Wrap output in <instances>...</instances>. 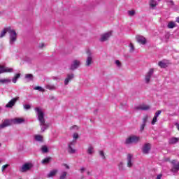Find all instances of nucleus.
<instances>
[{
  "instance_id": "1",
  "label": "nucleus",
  "mask_w": 179,
  "mask_h": 179,
  "mask_svg": "<svg viewBox=\"0 0 179 179\" xmlns=\"http://www.w3.org/2000/svg\"><path fill=\"white\" fill-rule=\"evenodd\" d=\"M35 111L38 114V120L40 122L41 132H44V131L48 129L50 124L48 122H45V119H44V113L40 109V108H36Z\"/></svg>"
},
{
  "instance_id": "2",
  "label": "nucleus",
  "mask_w": 179,
  "mask_h": 179,
  "mask_svg": "<svg viewBox=\"0 0 179 179\" xmlns=\"http://www.w3.org/2000/svg\"><path fill=\"white\" fill-rule=\"evenodd\" d=\"M8 33L10 34V44H15V41L17 39L16 31L10 28V30H8Z\"/></svg>"
},
{
  "instance_id": "3",
  "label": "nucleus",
  "mask_w": 179,
  "mask_h": 179,
  "mask_svg": "<svg viewBox=\"0 0 179 179\" xmlns=\"http://www.w3.org/2000/svg\"><path fill=\"white\" fill-rule=\"evenodd\" d=\"M139 142V137L136 136H132L127 138L126 145H131V143H138Z\"/></svg>"
},
{
  "instance_id": "4",
  "label": "nucleus",
  "mask_w": 179,
  "mask_h": 179,
  "mask_svg": "<svg viewBox=\"0 0 179 179\" xmlns=\"http://www.w3.org/2000/svg\"><path fill=\"white\" fill-rule=\"evenodd\" d=\"M153 73H155V69H150L145 76L144 80L145 83H149L150 82V78L153 76Z\"/></svg>"
},
{
  "instance_id": "5",
  "label": "nucleus",
  "mask_w": 179,
  "mask_h": 179,
  "mask_svg": "<svg viewBox=\"0 0 179 179\" xmlns=\"http://www.w3.org/2000/svg\"><path fill=\"white\" fill-rule=\"evenodd\" d=\"M111 36H113V31H110L101 35V38L99 40L100 41H101V43H103V41H107V40H108V38H110Z\"/></svg>"
},
{
  "instance_id": "6",
  "label": "nucleus",
  "mask_w": 179,
  "mask_h": 179,
  "mask_svg": "<svg viewBox=\"0 0 179 179\" xmlns=\"http://www.w3.org/2000/svg\"><path fill=\"white\" fill-rule=\"evenodd\" d=\"M31 167H32L31 164L26 163L24 165H22V166L20 169V171L21 173H26V171H29V170H30Z\"/></svg>"
},
{
  "instance_id": "7",
  "label": "nucleus",
  "mask_w": 179,
  "mask_h": 179,
  "mask_svg": "<svg viewBox=\"0 0 179 179\" xmlns=\"http://www.w3.org/2000/svg\"><path fill=\"white\" fill-rule=\"evenodd\" d=\"M19 100V96H17L15 98H13L6 105V107L7 108H12L13 106L16 103V101Z\"/></svg>"
},
{
  "instance_id": "8",
  "label": "nucleus",
  "mask_w": 179,
  "mask_h": 179,
  "mask_svg": "<svg viewBox=\"0 0 179 179\" xmlns=\"http://www.w3.org/2000/svg\"><path fill=\"white\" fill-rule=\"evenodd\" d=\"M136 110H141L143 111H148V110H150V106L142 103L138 106L136 107Z\"/></svg>"
},
{
  "instance_id": "9",
  "label": "nucleus",
  "mask_w": 179,
  "mask_h": 179,
  "mask_svg": "<svg viewBox=\"0 0 179 179\" xmlns=\"http://www.w3.org/2000/svg\"><path fill=\"white\" fill-rule=\"evenodd\" d=\"M151 148H152V145H150V143H145L143 145L142 149L143 155H148V153H149V151L150 150Z\"/></svg>"
},
{
  "instance_id": "10",
  "label": "nucleus",
  "mask_w": 179,
  "mask_h": 179,
  "mask_svg": "<svg viewBox=\"0 0 179 179\" xmlns=\"http://www.w3.org/2000/svg\"><path fill=\"white\" fill-rule=\"evenodd\" d=\"M88 56L87 57V60L85 62V66H90L92 64H93V57H92V55L90 52H87Z\"/></svg>"
},
{
  "instance_id": "11",
  "label": "nucleus",
  "mask_w": 179,
  "mask_h": 179,
  "mask_svg": "<svg viewBox=\"0 0 179 179\" xmlns=\"http://www.w3.org/2000/svg\"><path fill=\"white\" fill-rule=\"evenodd\" d=\"M171 163L172 164H173L171 171H173V173H177L179 171V162L177 164V162L176 160H173Z\"/></svg>"
},
{
  "instance_id": "12",
  "label": "nucleus",
  "mask_w": 179,
  "mask_h": 179,
  "mask_svg": "<svg viewBox=\"0 0 179 179\" xmlns=\"http://www.w3.org/2000/svg\"><path fill=\"white\" fill-rule=\"evenodd\" d=\"M12 120H5L4 122L0 124V128L3 129L6 128V127H10V125H12Z\"/></svg>"
},
{
  "instance_id": "13",
  "label": "nucleus",
  "mask_w": 179,
  "mask_h": 179,
  "mask_svg": "<svg viewBox=\"0 0 179 179\" xmlns=\"http://www.w3.org/2000/svg\"><path fill=\"white\" fill-rule=\"evenodd\" d=\"M158 65H159V66H160V68H162L164 69L167 68V66H169V61H167V60L160 61V62H159Z\"/></svg>"
},
{
  "instance_id": "14",
  "label": "nucleus",
  "mask_w": 179,
  "mask_h": 179,
  "mask_svg": "<svg viewBox=\"0 0 179 179\" xmlns=\"http://www.w3.org/2000/svg\"><path fill=\"white\" fill-rule=\"evenodd\" d=\"M5 72H13V69H9L4 66H0V73H5Z\"/></svg>"
},
{
  "instance_id": "15",
  "label": "nucleus",
  "mask_w": 179,
  "mask_h": 179,
  "mask_svg": "<svg viewBox=\"0 0 179 179\" xmlns=\"http://www.w3.org/2000/svg\"><path fill=\"white\" fill-rule=\"evenodd\" d=\"M136 40H137V42L139 43V44H142L143 45L146 44V38L143 36H136Z\"/></svg>"
},
{
  "instance_id": "16",
  "label": "nucleus",
  "mask_w": 179,
  "mask_h": 179,
  "mask_svg": "<svg viewBox=\"0 0 179 179\" xmlns=\"http://www.w3.org/2000/svg\"><path fill=\"white\" fill-rule=\"evenodd\" d=\"M79 65H80V62H79V60H74L71 64V69L74 71V69H76L79 67Z\"/></svg>"
},
{
  "instance_id": "17",
  "label": "nucleus",
  "mask_w": 179,
  "mask_h": 179,
  "mask_svg": "<svg viewBox=\"0 0 179 179\" xmlns=\"http://www.w3.org/2000/svg\"><path fill=\"white\" fill-rule=\"evenodd\" d=\"M11 122H13V124H23V122H24V119L22 117H16L11 120Z\"/></svg>"
},
{
  "instance_id": "18",
  "label": "nucleus",
  "mask_w": 179,
  "mask_h": 179,
  "mask_svg": "<svg viewBox=\"0 0 179 179\" xmlns=\"http://www.w3.org/2000/svg\"><path fill=\"white\" fill-rule=\"evenodd\" d=\"M179 141V138L177 137H172L169 138V145H176Z\"/></svg>"
},
{
  "instance_id": "19",
  "label": "nucleus",
  "mask_w": 179,
  "mask_h": 179,
  "mask_svg": "<svg viewBox=\"0 0 179 179\" xmlns=\"http://www.w3.org/2000/svg\"><path fill=\"white\" fill-rule=\"evenodd\" d=\"M9 30H10V27L4 28L0 34V38L5 37V35L6 34V33H9Z\"/></svg>"
},
{
  "instance_id": "20",
  "label": "nucleus",
  "mask_w": 179,
  "mask_h": 179,
  "mask_svg": "<svg viewBox=\"0 0 179 179\" xmlns=\"http://www.w3.org/2000/svg\"><path fill=\"white\" fill-rule=\"evenodd\" d=\"M73 78H74L73 74H68L67 78L64 80V85L66 86V85H68V83H69V81L73 80Z\"/></svg>"
},
{
  "instance_id": "21",
  "label": "nucleus",
  "mask_w": 179,
  "mask_h": 179,
  "mask_svg": "<svg viewBox=\"0 0 179 179\" xmlns=\"http://www.w3.org/2000/svg\"><path fill=\"white\" fill-rule=\"evenodd\" d=\"M34 139L36 142H44V137L40 134L35 135Z\"/></svg>"
},
{
  "instance_id": "22",
  "label": "nucleus",
  "mask_w": 179,
  "mask_h": 179,
  "mask_svg": "<svg viewBox=\"0 0 179 179\" xmlns=\"http://www.w3.org/2000/svg\"><path fill=\"white\" fill-rule=\"evenodd\" d=\"M127 166L132 167V155H127Z\"/></svg>"
},
{
  "instance_id": "23",
  "label": "nucleus",
  "mask_w": 179,
  "mask_h": 179,
  "mask_svg": "<svg viewBox=\"0 0 179 179\" xmlns=\"http://www.w3.org/2000/svg\"><path fill=\"white\" fill-rule=\"evenodd\" d=\"M57 173H58L57 169H54L52 171H50V172L48 174V178H51L52 177H55V176H57Z\"/></svg>"
},
{
  "instance_id": "24",
  "label": "nucleus",
  "mask_w": 179,
  "mask_h": 179,
  "mask_svg": "<svg viewBox=\"0 0 179 179\" xmlns=\"http://www.w3.org/2000/svg\"><path fill=\"white\" fill-rule=\"evenodd\" d=\"M177 26V24H176L175 22L171 21L168 23L167 27L168 29H174Z\"/></svg>"
},
{
  "instance_id": "25",
  "label": "nucleus",
  "mask_w": 179,
  "mask_h": 179,
  "mask_svg": "<svg viewBox=\"0 0 179 179\" xmlns=\"http://www.w3.org/2000/svg\"><path fill=\"white\" fill-rule=\"evenodd\" d=\"M10 79L8 78H3V79H0V85H5L6 83H10Z\"/></svg>"
},
{
  "instance_id": "26",
  "label": "nucleus",
  "mask_w": 179,
  "mask_h": 179,
  "mask_svg": "<svg viewBox=\"0 0 179 179\" xmlns=\"http://www.w3.org/2000/svg\"><path fill=\"white\" fill-rule=\"evenodd\" d=\"M51 162V157H46L41 161L42 164H48Z\"/></svg>"
},
{
  "instance_id": "27",
  "label": "nucleus",
  "mask_w": 179,
  "mask_h": 179,
  "mask_svg": "<svg viewBox=\"0 0 179 179\" xmlns=\"http://www.w3.org/2000/svg\"><path fill=\"white\" fill-rule=\"evenodd\" d=\"M41 150L42 153H48V147L47 145H42Z\"/></svg>"
},
{
  "instance_id": "28",
  "label": "nucleus",
  "mask_w": 179,
  "mask_h": 179,
  "mask_svg": "<svg viewBox=\"0 0 179 179\" xmlns=\"http://www.w3.org/2000/svg\"><path fill=\"white\" fill-rule=\"evenodd\" d=\"M68 173L66 171H63L61 173L59 179H66V176Z\"/></svg>"
},
{
  "instance_id": "29",
  "label": "nucleus",
  "mask_w": 179,
  "mask_h": 179,
  "mask_svg": "<svg viewBox=\"0 0 179 179\" xmlns=\"http://www.w3.org/2000/svg\"><path fill=\"white\" fill-rule=\"evenodd\" d=\"M157 122V112L155 113V116L152 119V121L151 122L152 125H155Z\"/></svg>"
},
{
  "instance_id": "30",
  "label": "nucleus",
  "mask_w": 179,
  "mask_h": 179,
  "mask_svg": "<svg viewBox=\"0 0 179 179\" xmlns=\"http://www.w3.org/2000/svg\"><path fill=\"white\" fill-rule=\"evenodd\" d=\"M20 78V73H17L15 77L13 78V82L14 83H16L17 82V80Z\"/></svg>"
},
{
  "instance_id": "31",
  "label": "nucleus",
  "mask_w": 179,
  "mask_h": 179,
  "mask_svg": "<svg viewBox=\"0 0 179 179\" xmlns=\"http://www.w3.org/2000/svg\"><path fill=\"white\" fill-rule=\"evenodd\" d=\"M94 148L92 146H90L87 149V152L88 153V155H93L94 152Z\"/></svg>"
},
{
  "instance_id": "32",
  "label": "nucleus",
  "mask_w": 179,
  "mask_h": 179,
  "mask_svg": "<svg viewBox=\"0 0 179 179\" xmlns=\"http://www.w3.org/2000/svg\"><path fill=\"white\" fill-rule=\"evenodd\" d=\"M71 145H72V143L69 145V153L73 154L75 153L76 150L72 148V146H71Z\"/></svg>"
},
{
  "instance_id": "33",
  "label": "nucleus",
  "mask_w": 179,
  "mask_h": 179,
  "mask_svg": "<svg viewBox=\"0 0 179 179\" xmlns=\"http://www.w3.org/2000/svg\"><path fill=\"white\" fill-rule=\"evenodd\" d=\"M25 79H28V80H33L34 79L33 74H26Z\"/></svg>"
},
{
  "instance_id": "34",
  "label": "nucleus",
  "mask_w": 179,
  "mask_h": 179,
  "mask_svg": "<svg viewBox=\"0 0 179 179\" xmlns=\"http://www.w3.org/2000/svg\"><path fill=\"white\" fill-rule=\"evenodd\" d=\"M34 90H38L39 92H45V90L43 89V87L40 86H36L34 88Z\"/></svg>"
},
{
  "instance_id": "35",
  "label": "nucleus",
  "mask_w": 179,
  "mask_h": 179,
  "mask_svg": "<svg viewBox=\"0 0 179 179\" xmlns=\"http://www.w3.org/2000/svg\"><path fill=\"white\" fill-rule=\"evenodd\" d=\"M45 87L46 89H48V90H55V86L54 85H48Z\"/></svg>"
},
{
  "instance_id": "36",
  "label": "nucleus",
  "mask_w": 179,
  "mask_h": 179,
  "mask_svg": "<svg viewBox=\"0 0 179 179\" xmlns=\"http://www.w3.org/2000/svg\"><path fill=\"white\" fill-rule=\"evenodd\" d=\"M156 1H151L150 2V6L151 7V8H156Z\"/></svg>"
},
{
  "instance_id": "37",
  "label": "nucleus",
  "mask_w": 179,
  "mask_h": 179,
  "mask_svg": "<svg viewBox=\"0 0 179 179\" xmlns=\"http://www.w3.org/2000/svg\"><path fill=\"white\" fill-rule=\"evenodd\" d=\"M129 47H130V52H134V51H135V47L134 46V44L130 43Z\"/></svg>"
},
{
  "instance_id": "38",
  "label": "nucleus",
  "mask_w": 179,
  "mask_h": 179,
  "mask_svg": "<svg viewBox=\"0 0 179 179\" xmlns=\"http://www.w3.org/2000/svg\"><path fill=\"white\" fill-rule=\"evenodd\" d=\"M148 115H145L144 117H143V124H145V125H146V122H148Z\"/></svg>"
},
{
  "instance_id": "39",
  "label": "nucleus",
  "mask_w": 179,
  "mask_h": 179,
  "mask_svg": "<svg viewBox=\"0 0 179 179\" xmlns=\"http://www.w3.org/2000/svg\"><path fill=\"white\" fill-rule=\"evenodd\" d=\"M129 16H134L135 15V10H129L128 11Z\"/></svg>"
},
{
  "instance_id": "40",
  "label": "nucleus",
  "mask_w": 179,
  "mask_h": 179,
  "mask_svg": "<svg viewBox=\"0 0 179 179\" xmlns=\"http://www.w3.org/2000/svg\"><path fill=\"white\" fill-rule=\"evenodd\" d=\"M99 155L101 156L102 159H106V155H104L103 151H99Z\"/></svg>"
},
{
  "instance_id": "41",
  "label": "nucleus",
  "mask_w": 179,
  "mask_h": 179,
  "mask_svg": "<svg viewBox=\"0 0 179 179\" xmlns=\"http://www.w3.org/2000/svg\"><path fill=\"white\" fill-rule=\"evenodd\" d=\"M119 169L121 170V171L124 170V164L122 162H121L119 164Z\"/></svg>"
},
{
  "instance_id": "42",
  "label": "nucleus",
  "mask_w": 179,
  "mask_h": 179,
  "mask_svg": "<svg viewBox=\"0 0 179 179\" xmlns=\"http://www.w3.org/2000/svg\"><path fill=\"white\" fill-rule=\"evenodd\" d=\"M24 108L25 110H30V108H31V107L29 104H25V105H24Z\"/></svg>"
},
{
  "instance_id": "43",
  "label": "nucleus",
  "mask_w": 179,
  "mask_h": 179,
  "mask_svg": "<svg viewBox=\"0 0 179 179\" xmlns=\"http://www.w3.org/2000/svg\"><path fill=\"white\" fill-rule=\"evenodd\" d=\"M8 167H9V164H6L3 165L1 169L2 171H5V169H8Z\"/></svg>"
},
{
  "instance_id": "44",
  "label": "nucleus",
  "mask_w": 179,
  "mask_h": 179,
  "mask_svg": "<svg viewBox=\"0 0 179 179\" xmlns=\"http://www.w3.org/2000/svg\"><path fill=\"white\" fill-rule=\"evenodd\" d=\"M73 139H78V138H79V134H78V133H74L73 135Z\"/></svg>"
},
{
  "instance_id": "45",
  "label": "nucleus",
  "mask_w": 179,
  "mask_h": 179,
  "mask_svg": "<svg viewBox=\"0 0 179 179\" xmlns=\"http://www.w3.org/2000/svg\"><path fill=\"white\" fill-rule=\"evenodd\" d=\"M115 64L117 66H121V62L120 60H116Z\"/></svg>"
},
{
  "instance_id": "46",
  "label": "nucleus",
  "mask_w": 179,
  "mask_h": 179,
  "mask_svg": "<svg viewBox=\"0 0 179 179\" xmlns=\"http://www.w3.org/2000/svg\"><path fill=\"white\" fill-rule=\"evenodd\" d=\"M145 127H146V124H143L140 128V131H143V129H145Z\"/></svg>"
},
{
  "instance_id": "47",
  "label": "nucleus",
  "mask_w": 179,
  "mask_h": 179,
  "mask_svg": "<svg viewBox=\"0 0 179 179\" xmlns=\"http://www.w3.org/2000/svg\"><path fill=\"white\" fill-rule=\"evenodd\" d=\"M43 47H45V45L44 44V43H40L39 48H43Z\"/></svg>"
},
{
  "instance_id": "48",
  "label": "nucleus",
  "mask_w": 179,
  "mask_h": 179,
  "mask_svg": "<svg viewBox=\"0 0 179 179\" xmlns=\"http://www.w3.org/2000/svg\"><path fill=\"white\" fill-rule=\"evenodd\" d=\"M80 173H83V172L86 171V169H85L84 167H82V168L80 169Z\"/></svg>"
},
{
  "instance_id": "49",
  "label": "nucleus",
  "mask_w": 179,
  "mask_h": 179,
  "mask_svg": "<svg viewBox=\"0 0 179 179\" xmlns=\"http://www.w3.org/2000/svg\"><path fill=\"white\" fill-rule=\"evenodd\" d=\"M169 5H174V1H169Z\"/></svg>"
},
{
  "instance_id": "50",
  "label": "nucleus",
  "mask_w": 179,
  "mask_h": 179,
  "mask_svg": "<svg viewBox=\"0 0 179 179\" xmlns=\"http://www.w3.org/2000/svg\"><path fill=\"white\" fill-rule=\"evenodd\" d=\"M162 177H163V174H159L157 176V179H162Z\"/></svg>"
},
{
  "instance_id": "51",
  "label": "nucleus",
  "mask_w": 179,
  "mask_h": 179,
  "mask_svg": "<svg viewBox=\"0 0 179 179\" xmlns=\"http://www.w3.org/2000/svg\"><path fill=\"white\" fill-rule=\"evenodd\" d=\"M63 166H64L67 170H69V166H68V164H64Z\"/></svg>"
},
{
  "instance_id": "52",
  "label": "nucleus",
  "mask_w": 179,
  "mask_h": 179,
  "mask_svg": "<svg viewBox=\"0 0 179 179\" xmlns=\"http://www.w3.org/2000/svg\"><path fill=\"white\" fill-rule=\"evenodd\" d=\"M160 114H162V110H158L157 111V116L159 117V115H160Z\"/></svg>"
},
{
  "instance_id": "53",
  "label": "nucleus",
  "mask_w": 179,
  "mask_h": 179,
  "mask_svg": "<svg viewBox=\"0 0 179 179\" xmlns=\"http://www.w3.org/2000/svg\"><path fill=\"white\" fill-rule=\"evenodd\" d=\"M176 127H177V129L179 130V124L178 123H176Z\"/></svg>"
},
{
  "instance_id": "54",
  "label": "nucleus",
  "mask_w": 179,
  "mask_h": 179,
  "mask_svg": "<svg viewBox=\"0 0 179 179\" xmlns=\"http://www.w3.org/2000/svg\"><path fill=\"white\" fill-rule=\"evenodd\" d=\"M177 23H179V17L176 18Z\"/></svg>"
},
{
  "instance_id": "55",
  "label": "nucleus",
  "mask_w": 179,
  "mask_h": 179,
  "mask_svg": "<svg viewBox=\"0 0 179 179\" xmlns=\"http://www.w3.org/2000/svg\"><path fill=\"white\" fill-rule=\"evenodd\" d=\"M87 174L88 176H90V171L87 172Z\"/></svg>"
},
{
  "instance_id": "56",
  "label": "nucleus",
  "mask_w": 179,
  "mask_h": 179,
  "mask_svg": "<svg viewBox=\"0 0 179 179\" xmlns=\"http://www.w3.org/2000/svg\"><path fill=\"white\" fill-rule=\"evenodd\" d=\"M0 146H1V143H0Z\"/></svg>"
},
{
  "instance_id": "57",
  "label": "nucleus",
  "mask_w": 179,
  "mask_h": 179,
  "mask_svg": "<svg viewBox=\"0 0 179 179\" xmlns=\"http://www.w3.org/2000/svg\"><path fill=\"white\" fill-rule=\"evenodd\" d=\"M0 163H1V161H0Z\"/></svg>"
}]
</instances>
